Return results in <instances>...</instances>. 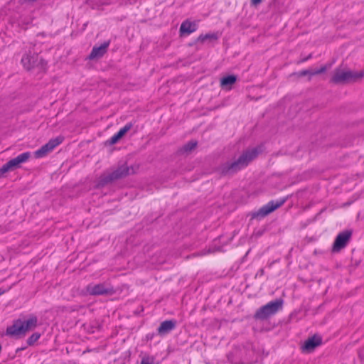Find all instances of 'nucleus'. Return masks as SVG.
I'll return each mask as SVG.
<instances>
[{
	"label": "nucleus",
	"mask_w": 364,
	"mask_h": 364,
	"mask_svg": "<svg viewBox=\"0 0 364 364\" xmlns=\"http://www.w3.org/2000/svg\"><path fill=\"white\" fill-rule=\"evenodd\" d=\"M261 152L259 147H254L244 151L240 156L232 161L223 164L219 171L223 175H233L247 167Z\"/></svg>",
	"instance_id": "1"
},
{
	"label": "nucleus",
	"mask_w": 364,
	"mask_h": 364,
	"mask_svg": "<svg viewBox=\"0 0 364 364\" xmlns=\"http://www.w3.org/2000/svg\"><path fill=\"white\" fill-rule=\"evenodd\" d=\"M38 324V318L36 316H31L26 321L21 319L15 320L13 324L6 328V335L21 337L26 335V333L34 329Z\"/></svg>",
	"instance_id": "2"
},
{
	"label": "nucleus",
	"mask_w": 364,
	"mask_h": 364,
	"mask_svg": "<svg viewBox=\"0 0 364 364\" xmlns=\"http://www.w3.org/2000/svg\"><path fill=\"white\" fill-rule=\"evenodd\" d=\"M363 77L364 71L354 72L338 68L333 72L331 78V82L334 84H347L361 80Z\"/></svg>",
	"instance_id": "3"
},
{
	"label": "nucleus",
	"mask_w": 364,
	"mask_h": 364,
	"mask_svg": "<svg viewBox=\"0 0 364 364\" xmlns=\"http://www.w3.org/2000/svg\"><path fill=\"white\" fill-rule=\"evenodd\" d=\"M282 304L283 301L282 299L272 301L258 309L254 315V318L260 321L267 320L277 314L282 309Z\"/></svg>",
	"instance_id": "4"
},
{
	"label": "nucleus",
	"mask_w": 364,
	"mask_h": 364,
	"mask_svg": "<svg viewBox=\"0 0 364 364\" xmlns=\"http://www.w3.org/2000/svg\"><path fill=\"white\" fill-rule=\"evenodd\" d=\"M129 174V168L127 165H122L114 171L102 174L98 181L99 186H104L118 179L123 178Z\"/></svg>",
	"instance_id": "5"
},
{
	"label": "nucleus",
	"mask_w": 364,
	"mask_h": 364,
	"mask_svg": "<svg viewBox=\"0 0 364 364\" xmlns=\"http://www.w3.org/2000/svg\"><path fill=\"white\" fill-rule=\"evenodd\" d=\"M21 63L27 70L38 68L39 71H44L47 65L45 60L39 57L38 54L31 53V52L23 56Z\"/></svg>",
	"instance_id": "6"
},
{
	"label": "nucleus",
	"mask_w": 364,
	"mask_h": 364,
	"mask_svg": "<svg viewBox=\"0 0 364 364\" xmlns=\"http://www.w3.org/2000/svg\"><path fill=\"white\" fill-rule=\"evenodd\" d=\"M30 156V152H24L9 160L0 168V176L9 171L18 168L21 164L26 162L29 159Z\"/></svg>",
	"instance_id": "7"
},
{
	"label": "nucleus",
	"mask_w": 364,
	"mask_h": 364,
	"mask_svg": "<svg viewBox=\"0 0 364 364\" xmlns=\"http://www.w3.org/2000/svg\"><path fill=\"white\" fill-rule=\"evenodd\" d=\"M351 236L352 231L348 230L338 233L333 242L332 252H339L341 250L344 249L350 242Z\"/></svg>",
	"instance_id": "8"
},
{
	"label": "nucleus",
	"mask_w": 364,
	"mask_h": 364,
	"mask_svg": "<svg viewBox=\"0 0 364 364\" xmlns=\"http://www.w3.org/2000/svg\"><path fill=\"white\" fill-rule=\"evenodd\" d=\"M285 201L286 199H281L277 201L271 200L265 205L262 206L255 215L262 218L265 217L281 207L285 203Z\"/></svg>",
	"instance_id": "9"
},
{
	"label": "nucleus",
	"mask_w": 364,
	"mask_h": 364,
	"mask_svg": "<svg viewBox=\"0 0 364 364\" xmlns=\"http://www.w3.org/2000/svg\"><path fill=\"white\" fill-rule=\"evenodd\" d=\"M87 289L91 295L112 294L114 292L112 287H107L105 284L89 285Z\"/></svg>",
	"instance_id": "10"
},
{
	"label": "nucleus",
	"mask_w": 364,
	"mask_h": 364,
	"mask_svg": "<svg viewBox=\"0 0 364 364\" xmlns=\"http://www.w3.org/2000/svg\"><path fill=\"white\" fill-rule=\"evenodd\" d=\"M110 41H105L100 46H94L88 56L89 60L99 59L102 58L107 51Z\"/></svg>",
	"instance_id": "11"
},
{
	"label": "nucleus",
	"mask_w": 364,
	"mask_h": 364,
	"mask_svg": "<svg viewBox=\"0 0 364 364\" xmlns=\"http://www.w3.org/2000/svg\"><path fill=\"white\" fill-rule=\"evenodd\" d=\"M322 343L320 336H314L306 340L302 346L303 351L311 352Z\"/></svg>",
	"instance_id": "12"
},
{
	"label": "nucleus",
	"mask_w": 364,
	"mask_h": 364,
	"mask_svg": "<svg viewBox=\"0 0 364 364\" xmlns=\"http://www.w3.org/2000/svg\"><path fill=\"white\" fill-rule=\"evenodd\" d=\"M176 326L175 320H166L161 323L157 329L158 334L160 336H165L173 331Z\"/></svg>",
	"instance_id": "13"
},
{
	"label": "nucleus",
	"mask_w": 364,
	"mask_h": 364,
	"mask_svg": "<svg viewBox=\"0 0 364 364\" xmlns=\"http://www.w3.org/2000/svg\"><path fill=\"white\" fill-rule=\"evenodd\" d=\"M132 127V124L131 123L127 124L124 127L119 129V131L114 134L109 140H107V143L109 145H113L116 144L127 132H129Z\"/></svg>",
	"instance_id": "14"
},
{
	"label": "nucleus",
	"mask_w": 364,
	"mask_h": 364,
	"mask_svg": "<svg viewBox=\"0 0 364 364\" xmlns=\"http://www.w3.org/2000/svg\"><path fill=\"white\" fill-rule=\"evenodd\" d=\"M228 360L233 364H252L256 363L257 360V353L255 350L251 347L250 349L247 350L246 358L244 360H242L240 363H233V361L230 360V356H228Z\"/></svg>",
	"instance_id": "15"
},
{
	"label": "nucleus",
	"mask_w": 364,
	"mask_h": 364,
	"mask_svg": "<svg viewBox=\"0 0 364 364\" xmlns=\"http://www.w3.org/2000/svg\"><path fill=\"white\" fill-rule=\"evenodd\" d=\"M197 29V24L196 22H192L188 20L184 21L180 27V33L181 35L186 34L189 35Z\"/></svg>",
	"instance_id": "16"
},
{
	"label": "nucleus",
	"mask_w": 364,
	"mask_h": 364,
	"mask_svg": "<svg viewBox=\"0 0 364 364\" xmlns=\"http://www.w3.org/2000/svg\"><path fill=\"white\" fill-rule=\"evenodd\" d=\"M64 140V136H58L55 138L50 139L48 143L46 144L47 147L52 151L56 146L60 145Z\"/></svg>",
	"instance_id": "17"
},
{
	"label": "nucleus",
	"mask_w": 364,
	"mask_h": 364,
	"mask_svg": "<svg viewBox=\"0 0 364 364\" xmlns=\"http://www.w3.org/2000/svg\"><path fill=\"white\" fill-rule=\"evenodd\" d=\"M197 146V141H190L181 148L179 149L178 152L181 154H188L193 150Z\"/></svg>",
	"instance_id": "18"
},
{
	"label": "nucleus",
	"mask_w": 364,
	"mask_h": 364,
	"mask_svg": "<svg viewBox=\"0 0 364 364\" xmlns=\"http://www.w3.org/2000/svg\"><path fill=\"white\" fill-rule=\"evenodd\" d=\"M237 80V77L235 75H230L225 77H223L220 80V84L222 87H226L228 85H233Z\"/></svg>",
	"instance_id": "19"
},
{
	"label": "nucleus",
	"mask_w": 364,
	"mask_h": 364,
	"mask_svg": "<svg viewBox=\"0 0 364 364\" xmlns=\"http://www.w3.org/2000/svg\"><path fill=\"white\" fill-rule=\"evenodd\" d=\"M219 38V36L218 33H207L205 35H200L198 38V42H201V43H203L205 42L206 40H210V41H216L218 40Z\"/></svg>",
	"instance_id": "20"
},
{
	"label": "nucleus",
	"mask_w": 364,
	"mask_h": 364,
	"mask_svg": "<svg viewBox=\"0 0 364 364\" xmlns=\"http://www.w3.org/2000/svg\"><path fill=\"white\" fill-rule=\"evenodd\" d=\"M50 151H51L45 144V145L42 146L39 149L36 150L34 152V156L37 159L43 158V157L46 156Z\"/></svg>",
	"instance_id": "21"
},
{
	"label": "nucleus",
	"mask_w": 364,
	"mask_h": 364,
	"mask_svg": "<svg viewBox=\"0 0 364 364\" xmlns=\"http://www.w3.org/2000/svg\"><path fill=\"white\" fill-rule=\"evenodd\" d=\"M41 337V334L39 333H33L28 339L27 344L28 346H33Z\"/></svg>",
	"instance_id": "22"
},
{
	"label": "nucleus",
	"mask_w": 364,
	"mask_h": 364,
	"mask_svg": "<svg viewBox=\"0 0 364 364\" xmlns=\"http://www.w3.org/2000/svg\"><path fill=\"white\" fill-rule=\"evenodd\" d=\"M141 364H157L153 356H144L141 358Z\"/></svg>",
	"instance_id": "23"
},
{
	"label": "nucleus",
	"mask_w": 364,
	"mask_h": 364,
	"mask_svg": "<svg viewBox=\"0 0 364 364\" xmlns=\"http://www.w3.org/2000/svg\"><path fill=\"white\" fill-rule=\"evenodd\" d=\"M327 68H328L326 65H323L319 69L312 71V73H311V75H315L323 73L326 71Z\"/></svg>",
	"instance_id": "24"
},
{
	"label": "nucleus",
	"mask_w": 364,
	"mask_h": 364,
	"mask_svg": "<svg viewBox=\"0 0 364 364\" xmlns=\"http://www.w3.org/2000/svg\"><path fill=\"white\" fill-rule=\"evenodd\" d=\"M311 73H312L311 70H301L299 73V76L300 77H303V76H305L306 75H311Z\"/></svg>",
	"instance_id": "25"
},
{
	"label": "nucleus",
	"mask_w": 364,
	"mask_h": 364,
	"mask_svg": "<svg viewBox=\"0 0 364 364\" xmlns=\"http://www.w3.org/2000/svg\"><path fill=\"white\" fill-rule=\"evenodd\" d=\"M250 1H251V4L252 6H256L259 5L262 2V0H250Z\"/></svg>",
	"instance_id": "26"
},
{
	"label": "nucleus",
	"mask_w": 364,
	"mask_h": 364,
	"mask_svg": "<svg viewBox=\"0 0 364 364\" xmlns=\"http://www.w3.org/2000/svg\"><path fill=\"white\" fill-rule=\"evenodd\" d=\"M311 58V54H309L306 58L302 59L300 62H305Z\"/></svg>",
	"instance_id": "27"
},
{
	"label": "nucleus",
	"mask_w": 364,
	"mask_h": 364,
	"mask_svg": "<svg viewBox=\"0 0 364 364\" xmlns=\"http://www.w3.org/2000/svg\"><path fill=\"white\" fill-rule=\"evenodd\" d=\"M4 292H5V291H4V290H2L1 289H0V296H1V294H3Z\"/></svg>",
	"instance_id": "28"
}]
</instances>
